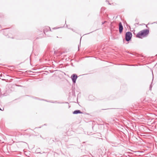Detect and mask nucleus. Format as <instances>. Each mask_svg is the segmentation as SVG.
Masks as SVG:
<instances>
[{
  "instance_id": "nucleus-10",
  "label": "nucleus",
  "mask_w": 157,
  "mask_h": 157,
  "mask_svg": "<svg viewBox=\"0 0 157 157\" xmlns=\"http://www.w3.org/2000/svg\"><path fill=\"white\" fill-rule=\"evenodd\" d=\"M109 4L110 5V4L109 2Z\"/></svg>"
},
{
  "instance_id": "nucleus-7",
  "label": "nucleus",
  "mask_w": 157,
  "mask_h": 157,
  "mask_svg": "<svg viewBox=\"0 0 157 157\" xmlns=\"http://www.w3.org/2000/svg\"><path fill=\"white\" fill-rule=\"evenodd\" d=\"M47 29H48V30H49V29H50V31H51L50 29V28L49 27H48L47 28Z\"/></svg>"
},
{
  "instance_id": "nucleus-5",
  "label": "nucleus",
  "mask_w": 157,
  "mask_h": 157,
  "mask_svg": "<svg viewBox=\"0 0 157 157\" xmlns=\"http://www.w3.org/2000/svg\"><path fill=\"white\" fill-rule=\"evenodd\" d=\"M82 112L80 110H77L74 111L73 112L74 114H77L78 113H82Z\"/></svg>"
},
{
  "instance_id": "nucleus-3",
  "label": "nucleus",
  "mask_w": 157,
  "mask_h": 157,
  "mask_svg": "<svg viewBox=\"0 0 157 157\" xmlns=\"http://www.w3.org/2000/svg\"><path fill=\"white\" fill-rule=\"evenodd\" d=\"M77 78L78 76L76 74H74L72 75L71 76V78L73 83H75L76 82V81Z\"/></svg>"
},
{
  "instance_id": "nucleus-1",
  "label": "nucleus",
  "mask_w": 157,
  "mask_h": 157,
  "mask_svg": "<svg viewBox=\"0 0 157 157\" xmlns=\"http://www.w3.org/2000/svg\"><path fill=\"white\" fill-rule=\"evenodd\" d=\"M149 33V30L145 29L140 31L136 35V36L139 38H142V36L143 37L146 36Z\"/></svg>"
},
{
  "instance_id": "nucleus-2",
  "label": "nucleus",
  "mask_w": 157,
  "mask_h": 157,
  "mask_svg": "<svg viewBox=\"0 0 157 157\" xmlns=\"http://www.w3.org/2000/svg\"><path fill=\"white\" fill-rule=\"evenodd\" d=\"M132 34L130 32H127L125 35V39L126 41H128L130 40L132 38Z\"/></svg>"
},
{
  "instance_id": "nucleus-8",
  "label": "nucleus",
  "mask_w": 157,
  "mask_h": 157,
  "mask_svg": "<svg viewBox=\"0 0 157 157\" xmlns=\"http://www.w3.org/2000/svg\"><path fill=\"white\" fill-rule=\"evenodd\" d=\"M105 22H106V21H105L104 22L102 23V24H104Z\"/></svg>"
},
{
  "instance_id": "nucleus-4",
  "label": "nucleus",
  "mask_w": 157,
  "mask_h": 157,
  "mask_svg": "<svg viewBox=\"0 0 157 157\" xmlns=\"http://www.w3.org/2000/svg\"><path fill=\"white\" fill-rule=\"evenodd\" d=\"M119 33H121L122 32L123 30V26L121 22H120L119 23Z\"/></svg>"
},
{
  "instance_id": "nucleus-6",
  "label": "nucleus",
  "mask_w": 157,
  "mask_h": 157,
  "mask_svg": "<svg viewBox=\"0 0 157 157\" xmlns=\"http://www.w3.org/2000/svg\"><path fill=\"white\" fill-rule=\"evenodd\" d=\"M152 87V86H151V85L150 86V87H149V90H151Z\"/></svg>"
},
{
  "instance_id": "nucleus-9",
  "label": "nucleus",
  "mask_w": 157,
  "mask_h": 157,
  "mask_svg": "<svg viewBox=\"0 0 157 157\" xmlns=\"http://www.w3.org/2000/svg\"><path fill=\"white\" fill-rule=\"evenodd\" d=\"M44 33H45V30L44 29Z\"/></svg>"
}]
</instances>
